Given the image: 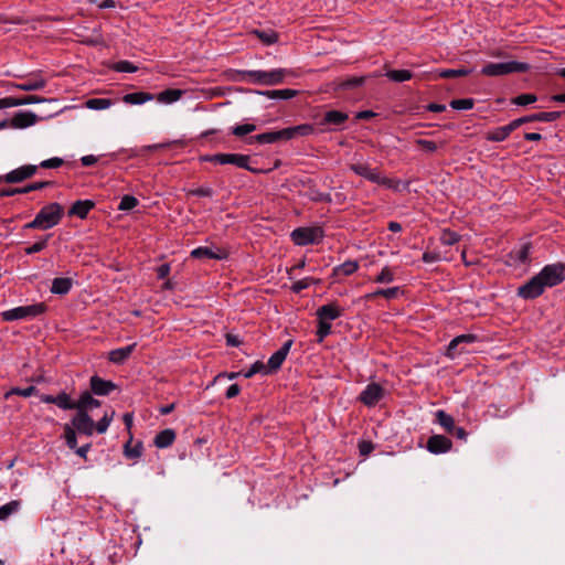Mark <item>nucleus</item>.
Masks as SVG:
<instances>
[{
    "label": "nucleus",
    "mask_w": 565,
    "mask_h": 565,
    "mask_svg": "<svg viewBox=\"0 0 565 565\" xmlns=\"http://www.w3.org/2000/svg\"><path fill=\"white\" fill-rule=\"evenodd\" d=\"M565 279V264L555 263L544 266L531 280L521 286L518 295L523 299H534L541 296L545 288L559 285Z\"/></svg>",
    "instance_id": "obj_1"
},
{
    "label": "nucleus",
    "mask_w": 565,
    "mask_h": 565,
    "mask_svg": "<svg viewBox=\"0 0 565 565\" xmlns=\"http://www.w3.org/2000/svg\"><path fill=\"white\" fill-rule=\"evenodd\" d=\"M76 411L77 413L72 418L71 423L79 434H84L86 436H92L94 431L105 434L115 417V411H105L103 417L95 424L88 413L82 409Z\"/></svg>",
    "instance_id": "obj_2"
},
{
    "label": "nucleus",
    "mask_w": 565,
    "mask_h": 565,
    "mask_svg": "<svg viewBox=\"0 0 565 565\" xmlns=\"http://www.w3.org/2000/svg\"><path fill=\"white\" fill-rule=\"evenodd\" d=\"M350 170L353 171L356 175H360L366 179L370 182L382 185L386 189H391L394 191H402L406 188V184L401 180L391 179L384 175L379 169L372 168L366 162H355L350 166Z\"/></svg>",
    "instance_id": "obj_3"
},
{
    "label": "nucleus",
    "mask_w": 565,
    "mask_h": 565,
    "mask_svg": "<svg viewBox=\"0 0 565 565\" xmlns=\"http://www.w3.org/2000/svg\"><path fill=\"white\" fill-rule=\"evenodd\" d=\"M64 215V209L60 203L53 202L43 206L33 221L24 225V230H50L56 226Z\"/></svg>",
    "instance_id": "obj_4"
},
{
    "label": "nucleus",
    "mask_w": 565,
    "mask_h": 565,
    "mask_svg": "<svg viewBox=\"0 0 565 565\" xmlns=\"http://www.w3.org/2000/svg\"><path fill=\"white\" fill-rule=\"evenodd\" d=\"M46 307L43 302L20 306L1 312L3 321L32 320L44 313Z\"/></svg>",
    "instance_id": "obj_5"
},
{
    "label": "nucleus",
    "mask_w": 565,
    "mask_h": 565,
    "mask_svg": "<svg viewBox=\"0 0 565 565\" xmlns=\"http://www.w3.org/2000/svg\"><path fill=\"white\" fill-rule=\"evenodd\" d=\"M527 63L510 61L502 63H489L481 70V74L490 77L502 76L511 73H522L529 71Z\"/></svg>",
    "instance_id": "obj_6"
},
{
    "label": "nucleus",
    "mask_w": 565,
    "mask_h": 565,
    "mask_svg": "<svg viewBox=\"0 0 565 565\" xmlns=\"http://www.w3.org/2000/svg\"><path fill=\"white\" fill-rule=\"evenodd\" d=\"M321 238L322 231L319 227H299L291 233V239L299 246L317 243Z\"/></svg>",
    "instance_id": "obj_7"
},
{
    "label": "nucleus",
    "mask_w": 565,
    "mask_h": 565,
    "mask_svg": "<svg viewBox=\"0 0 565 565\" xmlns=\"http://www.w3.org/2000/svg\"><path fill=\"white\" fill-rule=\"evenodd\" d=\"M386 390L379 383H370L361 392L359 399L366 406L373 407L386 395Z\"/></svg>",
    "instance_id": "obj_8"
},
{
    "label": "nucleus",
    "mask_w": 565,
    "mask_h": 565,
    "mask_svg": "<svg viewBox=\"0 0 565 565\" xmlns=\"http://www.w3.org/2000/svg\"><path fill=\"white\" fill-rule=\"evenodd\" d=\"M205 160L218 164H233L238 168H247L249 162V158L247 156L239 153H220L206 157Z\"/></svg>",
    "instance_id": "obj_9"
},
{
    "label": "nucleus",
    "mask_w": 565,
    "mask_h": 565,
    "mask_svg": "<svg viewBox=\"0 0 565 565\" xmlns=\"http://www.w3.org/2000/svg\"><path fill=\"white\" fill-rule=\"evenodd\" d=\"M36 170L38 166L25 164L8 172L3 177V181L7 183H19L33 177L36 173Z\"/></svg>",
    "instance_id": "obj_10"
},
{
    "label": "nucleus",
    "mask_w": 565,
    "mask_h": 565,
    "mask_svg": "<svg viewBox=\"0 0 565 565\" xmlns=\"http://www.w3.org/2000/svg\"><path fill=\"white\" fill-rule=\"evenodd\" d=\"M191 256L194 258L224 259L227 257V252L216 246H200L191 252Z\"/></svg>",
    "instance_id": "obj_11"
},
{
    "label": "nucleus",
    "mask_w": 565,
    "mask_h": 565,
    "mask_svg": "<svg viewBox=\"0 0 565 565\" xmlns=\"http://www.w3.org/2000/svg\"><path fill=\"white\" fill-rule=\"evenodd\" d=\"M292 345V341H287L282 344V347L277 350L269 359H268V362H267V370L268 372H275L277 371L278 369H280L281 364L284 363V361L286 360V356L287 354L289 353L290 351V348Z\"/></svg>",
    "instance_id": "obj_12"
},
{
    "label": "nucleus",
    "mask_w": 565,
    "mask_h": 565,
    "mask_svg": "<svg viewBox=\"0 0 565 565\" xmlns=\"http://www.w3.org/2000/svg\"><path fill=\"white\" fill-rule=\"evenodd\" d=\"M452 443L443 435H434L427 440V449L431 454H445L451 449Z\"/></svg>",
    "instance_id": "obj_13"
},
{
    "label": "nucleus",
    "mask_w": 565,
    "mask_h": 565,
    "mask_svg": "<svg viewBox=\"0 0 565 565\" xmlns=\"http://www.w3.org/2000/svg\"><path fill=\"white\" fill-rule=\"evenodd\" d=\"M343 313V309L335 302L324 305L317 310V317L319 320L331 323V321L340 318Z\"/></svg>",
    "instance_id": "obj_14"
},
{
    "label": "nucleus",
    "mask_w": 565,
    "mask_h": 565,
    "mask_svg": "<svg viewBox=\"0 0 565 565\" xmlns=\"http://www.w3.org/2000/svg\"><path fill=\"white\" fill-rule=\"evenodd\" d=\"M36 115L31 111H19L17 113L11 121L10 127L17 128V129H23L30 126H33L36 122Z\"/></svg>",
    "instance_id": "obj_15"
},
{
    "label": "nucleus",
    "mask_w": 565,
    "mask_h": 565,
    "mask_svg": "<svg viewBox=\"0 0 565 565\" xmlns=\"http://www.w3.org/2000/svg\"><path fill=\"white\" fill-rule=\"evenodd\" d=\"M279 140H285V129L277 130V131H267L264 134H259L256 136L250 137L247 142L249 145H253L255 142L258 143H275Z\"/></svg>",
    "instance_id": "obj_16"
},
{
    "label": "nucleus",
    "mask_w": 565,
    "mask_h": 565,
    "mask_svg": "<svg viewBox=\"0 0 565 565\" xmlns=\"http://www.w3.org/2000/svg\"><path fill=\"white\" fill-rule=\"evenodd\" d=\"M90 390L96 395L105 396L115 390V384L94 375L90 377Z\"/></svg>",
    "instance_id": "obj_17"
},
{
    "label": "nucleus",
    "mask_w": 565,
    "mask_h": 565,
    "mask_svg": "<svg viewBox=\"0 0 565 565\" xmlns=\"http://www.w3.org/2000/svg\"><path fill=\"white\" fill-rule=\"evenodd\" d=\"M46 86V81L40 76L28 78L22 83L11 84L12 88H17L25 92L40 90Z\"/></svg>",
    "instance_id": "obj_18"
},
{
    "label": "nucleus",
    "mask_w": 565,
    "mask_h": 565,
    "mask_svg": "<svg viewBox=\"0 0 565 565\" xmlns=\"http://www.w3.org/2000/svg\"><path fill=\"white\" fill-rule=\"evenodd\" d=\"M285 129V141L291 140L297 137H305L312 135L315 132V128L312 125L302 124L294 127H287Z\"/></svg>",
    "instance_id": "obj_19"
},
{
    "label": "nucleus",
    "mask_w": 565,
    "mask_h": 565,
    "mask_svg": "<svg viewBox=\"0 0 565 565\" xmlns=\"http://www.w3.org/2000/svg\"><path fill=\"white\" fill-rule=\"evenodd\" d=\"M95 206L94 202L90 200H78L76 201L68 211L71 216H77L79 218H85L89 211Z\"/></svg>",
    "instance_id": "obj_20"
},
{
    "label": "nucleus",
    "mask_w": 565,
    "mask_h": 565,
    "mask_svg": "<svg viewBox=\"0 0 565 565\" xmlns=\"http://www.w3.org/2000/svg\"><path fill=\"white\" fill-rule=\"evenodd\" d=\"M99 406L100 402L93 397V395L87 391L83 392L76 402V409H82L86 413H89V411L98 408Z\"/></svg>",
    "instance_id": "obj_21"
},
{
    "label": "nucleus",
    "mask_w": 565,
    "mask_h": 565,
    "mask_svg": "<svg viewBox=\"0 0 565 565\" xmlns=\"http://www.w3.org/2000/svg\"><path fill=\"white\" fill-rule=\"evenodd\" d=\"M184 94V90L178 88L166 89L159 93L154 98L158 103L170 105L178 102Z\"/></svg>",
    "instance_id": "obj_22"
},
{
    "label": "nucleus",
    "mask_w": 565,
    "mask_h": 565,
    "mask_svg": "<svg viewBox=\"0 0 565 565\" xmlns=\"http://www.w3.org/2000/svg\"><path fill=\"white\" fill-rule=\"evenodd\" d=\"M153 99H154V95H152L150 93H145V92L130 93V94H126L122 97L124 103L129 104V105H142V104L153 100Z\"/></svg>",
    "instance_id": "obj_23"
},
{
    "label": "nucleus",
    "mask_w": 565,
    "mask_h": 565,
    "mask_svg": "<svg viewBox=\"0 0 565 565\" xmlns=\"http://www.w3.org/2000/svg\"><path fill=\"white\" fill-rule=\"evenodd\" d=\"M530 256V245L522 244L521 246L514 248L510 254V264H522L529 259Z\"/></svg>",
    "instance_id": "obj_24"
},
{
    "label": "nucleus",
    "mask_w": 565,
    "mask_h": 565,
    "mask_svg": "<svg viewBox=\"0 0 565 565\" xmlns=\"http://www.w3.org/2000/svg\"><path fill=\"white\" fill-rule=\"evenodd\" d=\"M292 72L286 68H276L271 71H266V79L265 85H277L280 84L284 78L288 75H291Z\"/></svg>",
    "instance_id": "obj_25"
},
{
    "label": "nucleus",
    "mask_w": 565,
    "mask_h": 565,
    "mask_svg": "<svg viewBox=\"0 0 565 565\" xmlns=\"http://www.w3.org/2000/svg\"><path fill=\"white\" fill-rule=\"evenodd\" d=\"M136 344H130L124 348H118L109 352V360L114 363L120 364L125 362L132 353Z\"/></svg>",
    "instance_id": "obj_26"
},
{
    "label": "nucleus",
    "mask_w": 565,
    "mask_h": 565,
    "mask_svg": "<svg viewBox=\"0 0 565 565\" xmlns=\"http://www.w3.org/2000/svg\"><path fill=\"white\" fill-rule=\"evenodd\" d=\"M73 286L71 278H55L52 281L51 292L55 295H66Z\"/></svg>",
    "instance_id": "obj_27"
},
{
    "label": "nucleus",
    "mask_w": 565,
    "mask_h": 565,
    "mask_svg": "<svg viewBox=\"0 0 565 565\" xmlns=\"http://www.w3.org/2000/svg\"><path fill=\"white\" fill-rule=\"evenodd\" d=\"M559 117H561L559 111H543V113H539V114L524 116L523 119H524V124L531 122V121L551 122V121H555Z\"/></svg>",
    "instance_id": "obj_28"
},
{
    "label": "nucleus",
    "mask_w": 565,
    "mask_h": 565,
    "mask_svg": "<svg viewBox=\"0 0 565 565\" xmlns=\"http://www.w3.org/2000/svg\"><path fill=\"white\" fill-rule=\"evenodd\" d=\"M175 433L172 429H164L160 431L154 438V445L158 448H167L173 444Z\"/></svg>",
    "instance_id": "obj_29"
},
{
    "label": "nucleus",
    "mask_w": 565,
    "mask_h": 565,
    "mask_svg": "<svg viewBox=\"0 0 565 565\" xmlns=\"http://www.w3.org/2000/svg\"><path fill=\"white\" fill-rule=\"evenodd\" d=\"M348 119V115L345 113L339 110H329L326 113L322 124L324 125H333L340 126Z\"/></svg>",
    "instance_id": "obj_30"
},
{
    "label": "nucleus",
    "mask_w": 565,
    "mask_h": 565,
    "mask_svg": "<svg viewBox=\"0 0 565 565\" xmlns=\"http://www.w3.org/2000/svg\"><path fill=\"white\" fill-rule=\"evenodd\" d=\"M436 422L444 427L448 433L454 431L455 429V420L452 416L447 414L445 411H437L436 414Z\"/></svg>",
    "instance_id": "obj_31"
},
{
    "label": "nucleus",
    "mask_w": 565,
    "mask_h": 565,
    "mask_svg": "<svg viewBox=\"0 0 565 565\" xmlns=\"http://www.w3.org/2000/svg\"><path fill=\"white\" fill-rule=\"evenodd\" d=\"M399 287H391L386 289H379L371 294L365 295L366 299H374L379 296L385 297L386 299H394L401 294Z\"/></svg>",
    "instance_id": "obj_32"
},
{
    "label": "nucleus",
    "mask_w": 565,
    "mask_h": 565,
    "mask_svg": "<svg viewBox=\"0 0 565 565\" xmlns=\"http://www.w3.org/2000/svg\"><path fill=\"white\" fill-rule=\"evenodd\" d=\"M385 76L397 83L409 81L413 77V74L408 70H390L385 73Z\"/></svg>",
    "instance_id": "obj_33"
},
{
    "label": "nucleus",
    "mask_w": 565,
    "mask_h": 565,
    "mask_svg": "<svg viewBox=\"0 0 565 565\" xmlns=\"http://www.w3.org/2000/svg\"><path fill=\"white\" fill-rule=\"evenodd\" d=\"M113 105L109 98H90L85 102V107L92 110L108 109Z\"/></svg>",
    "instance_id": "obj_34"
},
{
    "label": "nucleus",
    "mask_w": 565,
    "mask_h": 565,
    "mask_svg": "<svg viewBox=\"0 0 565 565\" xmlns=\"http://www.w3.org/2000/svg\"><path fill=\"white\" fill-rule=\"evenodd\" d=\"M476 337L472 334H462L458 335L455 339H452L448 345V355L450 358L455 356V350L456 348L461 343H472L475 342Z\"/></svg>",
    "instance_id": "obj_35"
},
{
    "label": "nucleus",
    "mask_w": 565,
    "mask_h": 565,
    "mask_svg": "<svg viewBox=\"0 0 565 565\" xmlns=\"http://www.w3.org/2000/svg\"><path fill=\"white\" fill-rule=\"evenodd\" d=\"M21 503L18 500H12L0 507V521H6L10 515L20 510Z\"/></svg>",
    "instance_id": "obj_36"
},
{
    "label": "nucleus",
    "mask_w": 565,
    "mask_h": 565,
    "mask_svg": "<svg viewBox=\"0 0 565 565\" xmlns=\"http://www.w3.org/2000/svg\"><path fill=\"white\" fill-rule=\"evenodd\" d=\"M359 269V264L355 260H347L334 268V274L340 276H350Z\"/></svg>",
    "instance_id": "obj_37"
},
{
    "label": "nucleus",
    "mask_w": 565,
    "mask_h": 565,
    "mask_svg": "<svg viewBox=\"0 0 565 565\" xmlns=\"http://www.w3.org/2000/svg\"><path fill=\"white\" fill-rule=\"evenodd\" d=\"M55 405L64 411L76 409V402H73L71 396L65 392H61L55 396Z\"/></svg>",
    "instance_id": "obj_38"
},
{
    "label": "nucleus",
    "mask_w": 565,
    "mask_h": 565,
    "mask_svg": "<svg viewBox=\"0 0 565 565\" xmlns=\"http://www.w3.org/2000/svg\"><path fill=\"white\" fill-rule=\"evenodd\" d=\"M64 438H65L66 445L71 449L76 448V446H77L76 428L73 427L72 423L64 425Z\"/></svg>",
    "instance_id": "obj_39"
},
{
    "label": "nucleus",
    "mask_w": 565,
    "mask_h": 565,
    "mask_svg": "<svg viewBox=\"0 0 565 565\" xmlns=\"http://www.w3.org/2000/svg\"><path fill=\"white\" fill-rule=\"evenodd\" d=\"M472 71L470 68H457V70H452V68H447V70H441L437 73V76L438 77H441V78H448V77H457V76H467L471 73Z\"/></svg>",
    "instance_id": "obj_40"
},
{
    "label": "nucleus",
    "mask_w": 565,
    "mask_h": 565,
    "mask_svg": "<svg viewBox=\"0 0 565 565\" xmlns=\"http://www.w3.org/2000/svg\"><path fill=\"white\" fill-rule=\"evenodd\" d=\"M38 392L35 386H29L25 388L14 387L11 391L4 394L6 398H9L11 395H20L22 397H30Z\"/></svg>",
    "instance_id": "obj_41"
},
{
    "label": "nucleus",
    "mask_w": 565,
    "mask_h": 565,
    "mask_svg": "<svg viewBox=\"0 0 565 565\" xmlns=\"http://www.w3.org/2000/svg\"><path fill=\"white\" fill-rule=\"evenodd\" d=\"M374 280L377 284H390V282L394 281V273L388 266H385L382 268V270L375 277Z\"/></svg>",
    "instance_id": "obj_42"
},
{
    "label": "nucleus",
    "mask_w": 565,
    "mask_h": 565,
    "mask_svg": "<svg viewBox=\"0 0 565 565\" xmlns=\"http://www.w3.org/2000/svg\"><path fill=\"white\" fill-rule=\"evenodd\" d=\"M270 98L290 99L297 95V90L294 89H278L266 93Z\"/></svg>",
    "instance_id": "obj_43"
},
{
    "label": "nucleus",
    "mask_w": 565,
    "mask_h": 565,
    "mask_svg": "<svg viewBox=\"0 0 565 565\" xmlns=\"http://www.w3.org/2000/svg\"><path fill=\"white\" fill-rule=\"evenodd\" d=\"M257 373H263V374H268V370H267V366L266 364H264L263 362H255L254 364H252V366L244 373V376L246 379H249L252 377L253 375L257 374Z\"/></svg>",
    "instance_id": "obj_44"
},
{
    "label": "nucleus",
    "mask_w": 565,
    "mask_h": 565,
    "mask_svg": "<svg viewBox=\"0 0 565 565\" xmlns=\"http://www.w3.org/2000/svg\"><path fill=\"white\" fill-rule=\"evenodd\" d=\"M138 205V200L132 195H124L119 203L118 210L130 211Z\"/></svg>",
    "instance_id": "obj_45"
},
{
    "label": "nucleus",
    "mask_w": 565,
    "mask_h": 565,
    "mask_svg": "<svg viewBox=\"0 0 565 565\" xmlns=\"http://www.w3.org/2000/svg\"><path fill=\"white\" fill-rule=\"evenodd\" d=\"M365 81V77L363 76H353L345 81H343L341 84H339V87L342 89H350L358 86H361Z\"/></svg>",
    "instance_id": "obj_46"
},
{
    "label": "nucleus",
    "mask_w": 565,
    "mask_h": 565,
    "mask_svg": "<svg viewBox=\"0 0 565 565\" xmlns=\"http://www.w3.org/2000/svg\"><path fill=\"white\" fill-rule=\"evenodd\" d=\"M509 136L505 134L504 129L501 127L494 128L489 131L487 135V139L489 141L500 142L508 138Z\"/></svg>",
    "instance_id": "obj_47"
},
{
    "label": "nucleus",
    "mask_w": 565,
    "mask_h": 565,
    "mask_svg": "<svg viewBox=\"0 0 565 565\" xmlns=\"http://www.w3.org/2000/svg\"><path fill=\"white\" fill-rule=\"evenodd\" d=\"M245 75L248 77L249 82L265 85L266 71H247Z\"/></svg>",
    "instance_id": "obj_48"
},
{
    "label": "nucleus",
    "mask_w": 565,
    "mask_h": 565,
    "mask_svg": "<svg viewBox=\"0 0 565 565\" xmlns=\"http://www.w3.org/2000/svg\"><path fill=\"white\" fill-rule=\"evenodd\" d=\"M256 130V126L253 124H243L233 127L232 132L237 137H243Z\"/></svg>",
    "instance_id": "obj_49"
},
{
    "label": "nucleus",
    "mask_w": 565,
    "mask_h": 565,
    "mask_svg": "<svg viewBox=\"0 0 565 565\" xmlns=\"http://www.w3.org/2000/svg\"><path fill=\"white\" fill-rule=\"evenodd\" d=\"M537 100V97L534 94H522L515 97L512 103L518 106H526L533 104Z\"/></svg>",
    "instance_id": "obj_50"
},
{
    "label": "nucleus",
    "mask_w": 565,
    "mask_h": 565,
    "mask_svg": "<svg viewBox=\"0 0 565 565\" xmlns=\"http://www.w3.org/2000/svg\"><path fill=\"white\" fill-rule=\"evenodd\" d=\"M450 106L454 108V109H458V110H467V109H471L473 107V100L472 99H469V98H463V99H455L450 103Z\"/></svg>",
    "instance_id": "obj_51"
},
{
    "label": "nucleus",
    "mask_w": 565,
    "mask_h": 565,
    "mask_svg": "<svg viewBox=\"0 0 565 565\" xmlns=\"http://www.w3.org/2000/svg\"><path fill=\"white\" fill-rule=\"evenodd\" d=\"M49 238H50V235H47L46 237H44L41 241L35 242L33 245L25 248V253L28 255H31V254H35V253L43 250L47 246Z\"/></svg>",
    "instance_id": "obj_52"
},
{
    "label": "nucleus",
    "mask_w": 565,
    "mask_h": 565,
    "mask_svg": "<svg viewBox=\"0 0 565 565\" xmlns=\"http://www.w3.org/2000/svg\"><path fill=\"white\" fill-rule=\"evenodd\" d=\"M114 70L117 72L135 73L138 67L128 61H119L115 64Z\"/></svg>",
    "instance_id": "obj_53"
},
{
    "label": "nucleus",
    "mask_w": 565,
    "mask_h": 565,
    "mask_svg": "<svg viewBox=\"0 0 565 565\" xmlns=\"http://www.w3.org/2000/svg\"><path fill=\"white\" fill-rule=\"evenodd\" d=\"M45 102H47V99L45 98H41L38 96H26L23 98H15V107L30 104H41Z\"/></svg>",
    "instance_id": "obj_54"
},
{
    "label": "nucleus",
    "mask_w": 565,
    "mask_h": 565,
    "mask_svg": "<svg viewBox=\"0 0 565 565\" xmlns=\"http://www.w3.org/2000/svg\"><path fill=\"white\" fill-rule=\"evenodd\" d=\"M331 332V323L319 320L317 330L318 340L322 341Z\"/></svg>",
    "instance_id": "obj_55"
},
{
    "label": "nucleus",
    "mask_w": 565,
    "mask_h": 565,
    "mask_svg": "<svg viewBox=\"0 0 565 565\" xmlns=\"http://www.w3.org/2000/svg\"><path fill=\"white\" fill-rule=\"evenodd\" d=\"M47 185H50V182H47V181L34 182V183L29 184L26 186L19 188L20 189L19 193L20 194H25V193H29L31 191L41 190V189H43V188H45Z\"/></svg>",
    "instance_id": "obj_56"
},
{
    "label": "nucleus",
    "mask_w": 565,
    "mask_h": 565,
    "mask_svg": "<svg viewBox=\"0 0 565 565\" xmlns=\"http://www.w3.org/2000/svg\"><path fill=\"white\" fill-rule=\"evenodd\" d=\"M440 239L445 245H454L459 241V235L451 231H445L443 232Z\"/></svg>",
    "instance_id": "obj_57"
},
{
    "label": "nucleus",
    "mask_w": 565,
    "mask_h": 565,
    "mask_svg": "<svg viewBox=\"0 0 565 565\" xmlns=\"http://www.w3.org/2000/svg\"><path fill=\"white\" fill-rule=\"evenodd\" d=\"M63 164V160L61 158L54 157L46 160H43L39 167L44 169H56Z\"/></svg>",
    "instance_id": "obj_58"
},
{
    "label": "nucleus",
    "mask_w": 565,
    "mask_h": 565,
    "mask_svg": "<svg viewBox=\"0 0 565 565\" xmlns=\"http://www.w3.org/2000/svg\"><path fill=\"white\" fill-rule=\"evenodd\" d=\"M125 455L127 458H138L141 455V446L136 445L135 447H130V443L125 445Z\"/></svg>",
    "instance_id": "obj_59"
},
{
    "label": "nucleus",
    "mask_w": 565,
    "mask_h": 565,
    "mask_svg": "<svg viewBox=\"0 0 565 565\" xmlns=\"http://www.w3.org/2000/svg\"><path fill=\"white\" fill-rule=\"evenodd\" d=\"M523 124H524V119H523V117H520L518 119L512 120L510 124L502 126V128L504 129L505 134L509 136L513 130H515Z\"/></svg>",
    "instance_id": "obj_60"
},
{
    "label": "nucleus",
    "mask_w": 565,
    "mask_h": 565,
    "mask_svg": "<svg viewBox=\"0 0 565 565\" xmlns=\"http://www.w3.org/2000/svg\"><path fill=\"white\" fill-rule=\"evenodd\" d=\"M523 124H524V119H523V117H520L518 119L512 120L510 124L502 126V128L504 129L505 134L509 136L513 130H515Z\"/></svg>",
    "instance_id": "obj_61"
},
{
    "label": "nucleus",
    "mask_w": 565,
    "mask_h": 565,
    "mask_svg": "<svg viewBox=\"0 0 565 565\" xmlns=\"http://www.w3.org/2000/svg\"><path fill=\"white\" fill-rule=\"evenodd\" d=\"M373 450V444L371 441L362 440L359 443V451L361 456H367Z\"/></svg>",
    "instance_id": "obj_62"
},
{
    "label": "nucleus",
    "mask_w": 565,
    "mask_h": 565,
    "mask_svg": "<svg viewBox=\"0 0 565 565\" xmlns=\"http://www.w3.org/2000/svg\"><path fill=\"white\" fill-rule=\"evenodd\" d=\"M417 143L425 150L429 151V152H434L436 151L437 149V146L434 141L431 140H426V139H419L417 141Z\"/></svg>",
    "instance_id": "obj_63"
},
{
    "label": "nucleus",
    "mask_w": 565,
    "mask_h": 565,
    "mask_svg": "<svg viewBox=\"0 0 565 565\" xmlns=\"http://www.w3.org/2000/svg\"><path fill=\"white\" fill-rule=\"evenodd\" d=\"M15 107L14 97H4L0 99V109Z\"/></svg>",
    "instance_id": "obj_64"
}]
</instances>
